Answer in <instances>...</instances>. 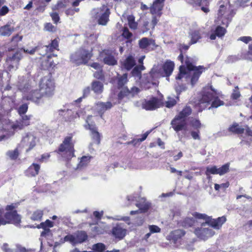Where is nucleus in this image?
<instances>
[{
    "label": "nucleus",
    "mask_w": 252,
    "mask_h": 252,
    "mask_svg": "<svg viewBox=\"0 0 252 252\" xmlns=\"http://www.w3.org/2000/svg\"><path fill=\"white\" fill-rule=\"evenodd\" d=\"M91 116L88 117L86 120L87 125H85L86 129H89L91 132V136L94 143L98 145L100 143V134L93 122L91 121Z\"/></svg>",
    "instance_id": "obj_13"
},
{
    "label": "nucleus",
    "mask_w": 252,
    "mask_h": 252,
    "mask_svg": "<svg viewBox=\"0 0 252 252\" xmlns=\"http://www.w3.org/2000/svg\"><path fill=\"white\" fill-rule=\"evenodd\" d=\"M64 241L65 242H69L73 245L77 244L75 234L67 235L64 237Z\"/></svg>",
    "instance_id": "obj_51"
},
{
    "label": "nucleus",
    "mask_w": 252,
    "mask_h": 252,
    "mask_svg": "<svg viewBox=\"0 0 252 252\" xmlns=\"http://www.w3.org/2000/svg\"><path fill=\"white\" fill-rule=\"evenodd\" d=\"M191 126L195 129H198L201 127V124L200 121L197 119H192L190 121Z\"/></svg>",
    "instance_id": "obj_53"
},
{
    "label": "nucleus",
    "mask_w": 252,
    "mask_h": 252,
    "mask_svg": "<svg viewBox=\"0 0 252 252\" xmlns=\"http://www.w3.org/2000/svg\"><path fill=\"white\" fill-rule=\"evenodd\" d=\"M218 168L216 166L211 167L208 166L206 168L205 174L208 176L209 179L210 178V174H218Z\"/></svg>",
    "instance_id": "obj_45"
},
{
    "label": "nucleus",
    "mask_w": 252,
    "mask_h": 252,
    "mask_svg": "<svg viewBox=\"0 0 252 252\" xmlns=\"http://www.w3.org/2000/svg\"><path fill=\"white\" fill-rule=\"evenodd\" d=\"M138 45L140 49L146 52H149L154 49L156 43L152 39L143 37L138 41Z\"/></svg>",
    "instance_id": "obj_17"
},
{
    "label": "nucleus",
    "mask_w": 252,
    "mask_h": 252,
    "mask_svg": "<svg viewBox=\"0 0 252 252\" xmlns=\"http://www.w3.org/2000/svg\"><path fill=\"white\" fill-rule=\"evenodd\" d=\"M38 141V139L32 133H28L22 138L20 146L26 148V151L28 152L32 149Z\"/></svg>",
    "instance_id": "obj_10"
},
{
    "label": "nucleus",
    "mask_w": 252,
    "mask_h": 252,
    "mask_svg": "<svg viewBox=\"0 0 252 252\" xmlns=\"http://www.w3.org/2000/svg\"><path fill=\"white\" fill-rule=\"evenodd\" d=\"M160 76L158 69L153 68L149 73L144 74L142 77L141 86L145 89H148L150 87L151 85L153 84V81Z\"/></svg>",
    "instance_id": "obj_11"
},
{
    "label": "nucleus",
    "mask_w": 252,
    "mask_h": 252,
    "mask_svg": "<svg viewBox=\"0 0 252 252\" xmlns=\"http://www.w3.org/2000/svg\"><path fill=\"white\" fill-rule=\"evenodd\" d=\"M91 14L92 17L96 20L99 25L105 26L109 21L110 11L107 6L103 5L100 8L93 9Z\"/></svg>",
    "instance_id": "obj_7"
},
{
    "label": "nucleus",
    "mask_w": 252,
    "mask_h": 252,
    "mask_svg": "<svg viewBox=\"0 0 252 252\" xmlns=\"http://www.w3.org/2000/svg\"><path fill=\"white\" fill-rule=\"evenodd\" d=\"M46 97L44 94H42L39 90H34L32 91L30 95L28 96L27 99L30 100L37 104H40L43 102V97Z\"/></svg>",
    "instance_id": "obj_22"
},
{
    "label": "nucleus",
    "mask_w": 252,
    "mask_h": 252,
    "mask_svg": "<svg viewBox=\"0 0 252 252\" xmlns=\"http://www.w3.org/2000/svg\"><path fill=\"white\" fill-rule=\"evenodd\" d=\"M26 249L21 246H17L15 249H5V252H25Z\"/></svg>",
    "instance_id": "obj_58"
},
{
    "label": "nucleus",
    "mask_w": 252,
    "mask_h": 252,
    "mask_svg": "<svg viewBox=\"0 0 252 252\" xmlns=\"http://www.w3.org/2000/svg\"><path fill=\"white\" fill-rule=\"evenodd\" d=\"M185 64L187 67L181 65L179 68V73L176 77V79L185 78L186 81L190 80L192 86H193L197 81L200 75L202 73L204 67L202 66L198 67L192 64L191 59L187 57L185 61Z\"/></svg>",
    "instance_id": "obj_2"
},
{
    "label": "nucleus",
    "mask_w": 252,
    "mask_h": 252,
    "mask_svg": "<svg viewBox=\"0 0 252 252\" xmlns=\"http://www.w3.org/2000/svg\"><path fill=\"white\" fill-rule=\"evenodd\" d=\"M76 240L77 243H81L84 242L88 237L86 233L84 231H78L75 234Z\"/></svg>",
    "instance_id": "obj_39"
},
{
    "label": "nucleus",
    "mask_w": 252,
    "mask_h": 252,
    "mask_svg": "<svg viewBox=\"0 0 252 252\" xmlns=\"http://www.w3.org/2000/svg\"><path fill=\"white\" fill-rule=\"evenodd\" d=\"M139 91V89L135 87H132L130 91H129L127 88H124L119 94L118 98L119 100H121L129 94H131L133 95L137 94Z\"/></svg>",
    "instance_id": "obj_28"
},
{
    "label": "nucleus",
    "mask_w": 252,
    "mask_h": 252,
    "mask_svg": "<svg viewBox=\"0 0 252 252\" xmlns=\"http://www.w3.org/2000/svg\"><path fill=\"white\" fill-rule=\"evenodd\" d=\"M92 158L91 156H83L80 158V160L76 168L75 169H81L84 167L86 166L90 162V160Z\"/></svg>",
    "instance_id": "obj_36"
},
{
    "label": "nucleus",
    "mask_w": 252,
    "mask_h": 252,
    "mask_svg": "<svg viewBox=\"0 0 252 252\" xmlns=\"http://www.w3.org/2000/svg\"><path fill=\"white\" fill-rule=\"evenodd\" d=\"M151 131H148L146 132H145L144 134H143L141 138H139L137 139H134L132 141H131L130 143L133 144L134 145H136L137 143L141 142L145 140L149 134L150 133Z\"/></svg>",
    "instance_id": "obj_55"
},
{
    "label": "nucleus",
    "mask_w": 252,
    "mask_h": 252,
    "mask_svg": "<svg viewBox=\"0 0 252 252\" xmlns=\"http://www.w3.org/2000/svg\"><path fill=\"white\" fill-rule=\"evenodd\" d=\"M59 115L63 116L69 121H72L77 117H80L84 115L82 110H80L79 112H76L75 114H74L71 110L66 108L59 110Z\"/></svg>",
    "instance_id": "obj_19"
},
{
    "label": "nucleus",
    "mask_w": 252,
    "mask_h": 252,
    "mask_svg": "<svg viewBox=\"0 0 252 252\" xmlns=\"http://www.w3.org/2000/svg\"><path fill=\"white\" fill-rule=\"evenodd\" d=\"M126 229L124 227L123 224L119 223L113 228L112 233L115 238L121 240L126 236Z\"/></svg>",
    "instance_id": "obj_20"
},
{
    "label": "nucleus",
    "mask_w": 252,
    "mask_h": 252,
    "mask_svg": "<svg viewBox=\"0 0 252 252\" xmlns=\"http://www.w3.org/2000/svg\"><path fill=\"white\" fill-rule=\"evenodd\" d=\"M136 64V61L132 55H129L124 61L122 62V66L127 70H130Z\"/></svg>",
    "instance_id": "obj_26"
},
{
    "label": "nucleus",
    "mask_w": 252,
    "mask_h": 252,
    "mask_svg": "<svg viewBox=\"0 0 252 252\" xmlns=\"http://www.w3.org/2000/svg\"><path fill=\"white\" fill-rule=\"evenodd\" d=\"M18 86L20 90L22 91H25V90L28 88L27 86V81L23 80L22 83L19 82Z\"/></svg>",
    "instance_id": "obj_63"
},
{
    "label": "nucleus",
    "mask_w": 252,
    "mask_h": 252,
    "mask_svg": "<svg viewBox=\"0 0 252 252\" xmlns=\"http://www.w3.org/2000/svg\"><path fill=\"white\" fill-rule=\"evenodd\" d=\"M139 200H137V197L135 196H127V200L128 201H135L137 202L136 206L139 208L138 210L131 211L130 214L131 215H134L140 212H144L148 210L150 207V204L146 201L145 198H138Z\"/></svg>",
    "instance_id": "obj_12"
},
{
    "label": "nucleus",
    "mask_w": 252,
    "mask_h": 252,
    "mask_svg": "<svg viewBox=\"0 0 252 252\" xmlns=\"http://www.w3.org/2000/svg\"><path fill=\"white\" fill-rule=\"evenodd\" d=\"M45 29L49 32H55L56 28L51 23H46L45 25Z\"/></svg>",
    "instance_id": "obj_62"
},
{
    "label": "nucleus",
    "mask_w": 252,
    "mask_h": 252,
    "mask_svg": "<svg viewBox=\"0 0 252 252\" xmlns=\"http://www.w3.org/2000/svg\"><path fill=\"white\" fill-rule=\"evenodd\" d=\"M184 233L182 230H176L173 231L168 236L170 238L173 239L175 242L178 238H181L184 235Z\"/></svg>",
    "instance_id": "obj_40"
},
{
    "label": "nucleus",
    "mask_w": 252,
    "mask_h": 252,
    "mask_svg": "<svg viewBox=\"0 0 252 252\" xmlns=\"http://www.w3.org/2000/svg\"><path fill=\"white\" fill-rule=\"evenodd\" d=\"M194 233L199 238L204 240L213 236L215 233L212 229L206 228L202 226L200 228H196Z\"/></svg>",
    "instance_id": "obj_16"
},
{
    "label": "nucleus",
    "mask_w": 252,
    "mask_h": 252,
    "mask_svg": "<svg viewBox=\"0 0 252 252\" xmlns=\"http://www.w3.org/2000/svg\"><path fill=\"white\" fill-rule=\"evenodd\" d=\"M54 226V222L49 220H47L44 222L40 224L38 228H42L43 230L41 233V237L47 239L51 238L52 233L50 228Z\"/></svg>",
    "instance_id": "obj_18"
},
{
    "label": "nucleus",
    "mask_w": 252,
    "mask_h": 252,
    "mask_svg": "<svg viewBox=\"0 0 252 252\" xmlns=\"http://www.w3.org/2000/svg\"><path fill=\"white\" fill-rule=\"evenodd\" d=\"M59 152L66 159H69L74 156V144L71 136H67L64 138L59 147Z\"/></svg>",
    "instance_id": "obj_6"
},
{
    "label": "nucleus",
    "mask_w": 252,
    "mask_h": 252,
    "mask_svg": "<svg viewBox=\"0 0 252 252\" xmlns=\"http://www.w3.org/2000/svg\"><path fill=\"white\" fill-rule=\"evenodd\" d=\"M40 91L47 97L52 96L54 92L55 83L50 74L43 77L39 84Z\"/></svg>",
    "instance_id": "obj_5"
},
{
    "label": "nucleus",
    "mask_w": 252,
    "mask_h": 252,
    "mask_svg": "<svg viewBox=\"0 0 252 252\" xmlns=\"http://www.w3.org/2000/svg\"><path fill=\"white\" fill-rule=\"evenodd\" d=\"M145 69L143 65H139L135 66L133 69L131 73L133 76H136L139 78H141V71Z\"/></svg>",
    "instance_id": "obj_42"
},
{
    "label": "nucleus",
    "mask_w": 252,
    "mask_h": 252,
    "mask_svg": "<svg viewBox=\"0 0 252 252\" xmlns=\"http://www.w3.org/2000/svg\"><path fill=\"white\" fill-rule=\"evenodd\" d=\"M191 113V108L186 106L171 121V125L176 132L181 130H187L186 119Z\"/></svg>",
    "instance_id": "obj_3"
},
{
    "label": "nucleus",
    "mask_w": 252,
    "mask_h": 252,
    "mask_svg": "<svg viewBox=\"0 0 252 252\" xmlns=\"http://www.w3.org/2000/svg\"><path fill=\"white\" fill-rule=\"evenodd\" d=\"M107 225L105 223H102L100 224H98L97 226L94 227V231L97 234H103L107 231Z\"/></svg>",
    "instance_id": "obj_41"
},
{
    "label": "nucleus",
    "mask_w": 252,
    "mask_h": 252,
    "mask_svg": "<svg viewBox=\"0 0 252 252\" xmlns=\"http://www.w3.org/2000/svg\"><path fill=\"white\" fill-rule=\"evenodd\" d=\"M28 109V106L27 104H23L21 105L18 109L19 114L21 116L25 115Z\"/></svg>",
    "instance_id": "obj_54"
},
{
    "label": "nucleus",
    "mask_w": 252,
    "mask_h": 252,
    "mask_svg": "<svg viewBox=\"0 0 252 252\" xmlns=\"http://www.w3.org/2000/svg\"><path fill=\"white\" fill-rule=\"evenodd\" d=\"M229 184L228 182L222 183L220 185L215 184V189L216 190H219L220 189V188L225 189L226 188H227L229 187Z\"/></svg>",
    "instance_id": "obj_61"
},
{
    "label": "nucleus",
    "mask_w": 252,
    "mask_h": 252,
    "mask_svg": "<svg viewBox=\"0 0 252 252\" xmlns=\"http://www.w3.org/2000/svg\"><path fill=\"white\" fill-rule=\"evenodd\" d=\"M23 58L22 51H19L12 56L9 57L6 60V64L9 71L16 70L18 68L19 61Z\"/></svg>",
    "instance_id": "obj_14"
},
{
    "label": "nucleus",
    "mask_w": 252,
    "mask_h": 252,
    "mask_svg": "<svg viewBox=\"0 0 252 252\" xmlns=\"http://www.w3.org/2000/svg\"><path fill=\"white\" fill-rule=\"evenodd\" d=\"M229 165L228 163L225 164L221 167L218 168V174L222 175L227 173L229 170Z\"/></svg>",
    "instance_id": "obj_52"
},
{
    "label": "nucleus",
    "mask_w": 252,
    "mask_h": 252,
    "mask_svg": "<svg viewBox=\"0 0 252 252\" xmlns=\"http://www.w3.org/2000/svg\"><path fill=\"white\" fill-rule=\"evenodd\" d=\"M92 89L95 94H100L103 91V84L99 81H94L92 84Z\"/></svg>",
    "instance_id": "obj_33"
},
{
    "label": "nucleus",
    "mask_w": 252,
    "mask_h": 252,
    "mask_svg": "<svg viewBox=\"0 0 252 252\" xmlns=\"http://www.w3.org/2000/svg\"><path fill=\"white\" fill-rule=\"evenodd\" d=\"M211 92H205L202 95L201 100V104H206V105L211 104V106L209 107V109L211 108H217L219 106L224 105V102L220 100L218 96L220 93L217 92L215 90L211 88Z\"/></svg>",
    "instance_id": "obj_4"
},
{
    "label": "nucleus",
    "mask_w": 252,
    "mask_h": 252,
    "mask_svg": "<svg viewBox=\"0 0 252 252\" xmlns=\"http://www.w3.org/2000/svg\"><path fill=\"white\" fill-rule=\"evenodd\" d=\"M149 229L151 233H159L160 231V228L155 225H150Z\"/></svg>",
    "instance_id": "obj_60"
},
{
    "label": "nucleus",
    "mask_w": 252,
    "mask_h": 252,
    "mask_svg": "<svg viewBox=\"0 0 252 252\" xmlns=\"http://www.w3.org/2000/svg\"><path fill=\"white\" fill-rule=\"evenodd\" d=\"M94 251L101 252L105 250V246L102 243H97L93 246Z\"/></svg>",
    "instance_id": "obj_50"
},
{
    "label": "nucleus",
    "mask_w": 252,
    "mask_h": 252,
    "mask_svg": "<svg viewBox=\"0 0 252 252\" xmlns=\"http://www.w3.org/2000/svg\"><path fill=\"white\" fill-rule=\"evenodd\" d=\"M43 216V211L41 210H37L32 214L31 218L33 220H40Z\"/></svg>",
    "instance_id": "obj_48"
},
{
    "label": "nucleus",
    "mask_w": 252,
    "mask_h": 252,
    "mask_svg": "<svg viewBox=\"0 0 252 252\" xmlns=\"http://www.w3.org/2000/svg\"><path fill=\"white\" fill-rule=\"evenodd\" d=\"M58 40L57 39H55L52 41L51 44L43 46L42 49L45 51V53L44 54H46V53L53 52L54 50H58Z\"/></svg>",
    "instance_id": "obj_30"
},
{
    "label": "nucleus",
    "mask_w": 252,
    "mask_h": 252,
    "mask_svg": "<svg viewBox=\"0 0 252 252\" xmlns=\"http://www.w3.org/2000/svg\"><path fill=\"white\" fill-rule=\"evenodd\" d=\"M3 209H0V225L7 224V222L9 221L8 215H4Z\"/></svg>",
    "instance_id": "obj_43"
},
{
    "label": "nucleus",
    "mask_w": 252,
    "mask_h": 252,
    "mask_svg": "<svg viewBox=\"0 0 252 252\" xmlns=\"http://www.w3.org/2000/svg\"><path fill=\"white\" fill-rule=\"evenodd\" d=\"M127 19L129 27L132 29H136L137 27V24L135 22L134 17L133 15H129Z\"/></svg>",
    "instance_id": "obj_49"
},
{
    "label": "nucleus",
    "mask_w": 252,
    "mask_h": 252,
    "mask_svg": "<svg viewBox=\"0 0 252 252\" xmlns=\"http://www.w3.org/2000/svg\"><path fill=\"white\" fill-rule=\"evenodd\" d=\"M225 32L226 30L225 28L220 26H218L214 31V33H212L210 35V38L211 40H215L217 36L218 37H221L224 35Z\"/></svg>",
    "instance_id": "obj_32"
},
{
    "label": "nucleus",
    "mask_w": 252,
    "mask_h": 252,
    "mask_svg": "<svg viewBox=\"0 0 252 252\" xmlns=\"http://www.w3.org/2000/svg\"><path fill=\"white\" fill-rule=\"evenodd\" d=\"M196 4L201 6V9L204 12L208 13L209 11L207 7L209 4V0H196Z\"/></svg>",
    "instance_id": "obj_38"
},
{
    "label": "nucleus",
    "mask_w": 252,
    "mask_h": 252,
    "mask_svg": "<svg viewBox=\"0 0 252 252\" xmlns=\"http://www.w3.org/2000/svg\"><path fill=\"white\" fill-rule=\"evenodd\" d=\"M123 36L126 39H129L132 36V33L127 28H124L122 33Z\"/></svg>",
    "instance_id": "obj_64"
},
{
    "label": "nucleus",
    "mask_w": 252,
    "mask_h": 252,
    "mask_svg": "<svg viewBox=\"0 0 252 252\" xmlns=\"http://www.w3.org/2000/svg\"><path fill=\"white\" fill-rule=\"evenodd\" d=\"M194 222V218H187L184 220V225L185 226H191L193 225Z\"/></svg>",
    "instance_id": "obj_59"
},
{
    "label": "nucleus",
    "mask_w": 252,
    "mask_h": 252,
    "mask_svg": "<svg viewBox=\"0 0 252 252\" xmlns=\"http://www.w3.org/2000/svg\"><path fill=\"white\" fill-rule=\"evenodd\" d=\"M228 130L229 131L237 133L240 134L244 132V128L241 127L237 124H234L232 126H230L228 128Z\"/></svg>",
    "instance_id": "obj_44"
},
{
    "label": "nucleus",
    "mask_w": 252,
    "mask_h": 252,
    "mask_svg": "<svg viewBox=\"0 0 252 252\" xmlns=\"http://www.w3.org/2000/svg\"><path fill=\"white\" fill-rule=\"evenodd\" d=\"M4 215H8L9 221L7 223H13L15 225L19 224L21 222V217L18 215L16 211H10L5 213Z\"/></svg>",
    "instance_id": "obj_27"
},
{
    "label": "nucleus",
    "mask_w": 252,
    "mask_h": 252,
    "mask_svg": "<svg viewBox=\"0 0 252 252\" xmlns=\"http://www.w3.org/2000/svg\"><path fill=\"white\" fill-rule=\"evenodd\" d=\"M176 103V100L172 97H168L167 100L165 101V106L167 108H171Z\"/></svg>",
    "instance_id": "obj_56"
},
{
    "label": "nucleus",
    "mask_w": 252,
    "mask_h": 252,
    "mask_svg": "<svg viewBox=\"0 0 252 252\" xmlns=\"http://www.w3.org/2000/svg\"><path fill=\"white\" fill-rule=\"evenodd\" d=\"M6 156L12 160L17 159L19 156V152L18 148H16L14 150H10L6 152Z\"/></svg>",
    "instance_id": "obj_46"
},
{
    "label": "nucleus",
    "mask_w": 252,
    "mask_h": 252,
    "mask_svg": "<svg viewBox=\"0 0 252 252\" xmlns=\"http://www.w3.org/2000/svg\"><path fill=\"white\" fill-rule=\"evenodd\" d=\"M40 166L36 163H32L26 170V175L29 177H34L38 174Z\"/></svg>",
    "instance_id": "obj_29"
},
{
    "label": "nucleus",
    "mask_w": 252,
    "mask_h": 252,
    "mask_svg": "<svg viewBox=\"0 0 252 252\" xmlns=\"http://www.w3.org/2000/svg\"><path fill=\"white\" fill-rule=\"evenodd\" d=\"M14 31V28L7 24L0 28V35L9 36Z\"/></svg>",
    "instance_id": "obj_31"
},
{
    "label": "nucleus",
    "mask_w": 252,
    "mask_h": 252,
    "mask_svg": "<svg viewBox=\"0 0 252 252\" xmlns=\"http://www.w3.org/2000/svg\"><path fill=\"white\" fill-rule=\"evenodd\" d=\"M49 59L47 58V56L46 57H44V59L43 60L41 63V67L43 69H49L50 66L49 65Z\"/></svg>",
    "instance_id": "obj_57"
},
{
    "label": "nucleus",
    "mask_w": 252,
    "mask_h": 252,
    "mask_svg": "<svg viewBox=\"0 0 252 252\" xmlns=\"http://www.w3.org/2000/svg\"><path fill=\"white\" fill-rule=\"evenodd\" d=\"M141 106L142 108L146 110H154L163 106V102L156 97H152L149 100L143 101Z\"/></svg>",
    "instance_id": "obj_15"
},
{
    "label": "nucleus",
    "mask_w": 252,
    "mask_h": 252,
    "mask_svg": "<svg viewBox=\"0 0 252 252\" xmlns=\"http://www.w3.org/2000/svg\"><path fill=\"white\" fill-rule=\"evenodd\" d=\"M226 220V219L224 216L219 217L217 219H212L210 217L207 224H209L215 229H219Z\"/></svg>",
    "instance_id": "obj_25"
},
{
    "label": "nucleus",
    "mask_w": 252,
    "mask_h": 252,
    "mask_svg": "<svg viewBox=\"0 0 252 252\" xmlns=\"http://www.w3.org/2000/svg\"><path fill=\"white\" fill-rule=\"evenodd\" d=\"M164 0H155L153 5L150 7V12L153 15H157L159 17L161 14V11L163 7Z\"/></svg>",
    "instance_id": "obj_21"
},
{
    "label": "nucleus",
    "mask_w": 252,
    "mask_h": 252,
    "mask_svg": "<svg viewBox=\"0 0 252 252\" xmlns=\"http://www.w3.org/2000/svg\"><path fill=\"white\" fill-rule=\"evenodd\" d=\"M200 30H194L189 33L190 36L191 43H196L201 38Z\"/></svg>",
    "instance_id": "obj_35"
},
{
    "label": "nucleus",
    "mask_w": 252,
    "mask_h": 252,
    "mask_svg": "<svg viewBox=\"0 0 252 252\" xmlns=\"http://www.w3.org/2000/svg\"><path fill=\"white\" fill-rule=\"evenodd\" d=\"M99 58L105 64L114 65L117 63V61L109 51H103L100 53Z\"/></svg>",
    "instance_id": "obj_23"
},
{
    "label": "nucleus",
    "mask_w": 252,
    "mask_h": 252,
    "mask_svg": "<svg viewBox=\"0 0 252 252\" xmlns=\"http://www.w3.org/2000/svg\"><path fill=\"white\" fill-rule=\"evenodd\" d=\"M174 67V63L171 61L166 62L163 65V68L166 77H169L172 73Z\"/></svg>",
    "instance_id": "obj_34"
},
{
    "label": "nucleus",
    "mask_w": 252,
    "mask_h": 252,
    "mask_svg": "<svg viewBox=\"0 0 252 252\" xmlns=\"http://www.w3.org/2000/svg\"><path fill=\"white\" fill-rule=\"evenodd\" d=\"M115 104V103L112 104L110 101H107L106 102L98 101L96 102L94 105V110H95L99 114H100L101 117H102V114L106 111L111 109L113 106V104Z\"/></svg>",
    "instance_id": "obj_24"
},
{
    "label": "nucleus",
    "mask_w": 252,
    "mask_h": 252,
    "mask_svg": "<svg viewBox=\"0 0 252 252\" xmlns=\"http://www.w3.org/2000/svg\"><path fill=\"white\" fill-rule=\"evenodd\" d=\"M234 15L233 10L230 9L229 7L227 8L226 6L221 5L218 11V20L216 22L217 24H221L227 27Z\"/></svg>",
    "instance_id": "obj_9"
},
{
    "label": "nucleus",
    "mask_w": 252,
    "mask_h": 252,
    "mask_svg": "<svg viewBox=\"0 0 252 252\" xmlns=\"http://www.w3.org/2000/svg\"><path fill=\"white\" fill-rule=\"evenodd\" d=\"M92 56V49L87 50L81 49L71 55L70 60L73 63L79 65L88 63Z\"/></svg>",
    "instance_id": "obj_8"
},
{
    "label": "nucleus",
    "mask_w": 252,
    "mask_h": 252,
    "mask_svg": "<svg viewBox=\"0 0 252 252\" xmlns=\"http://www.w3.org/2000/svg\"><path fill=\"white\" fill-rule=\"evenodd\" d=\"M192 216L194 219L205 220V222L202 223V226H205V225L207 224L208 220H209L210 217L205 214H200L197 212H194L192 214Z\"/></svg>",
    "instance_id": "obj_37"
},
{
    "label": "nucleus",
    "mask_w": 252,
    "mask_h": 252,
    "mask_svg": "<svg viewBox=\"0 0 252 252\" xmlns=\"http://www.w3.org/2000/svg\"><path fill=\"white\" fill-rule=\"evenodd\" d=\"M31 115H23L21 119L15 123L8 119L0 120V141L5 140L13 134L11 130H18L24 129L30 125Z\"/></svg>",
    "instance_id": "obj_1"
},
{
    "label": "nucleus",
    "mask_w": 252,
    "mask_h": 252,
    "mask_svg": "<svg viewBox=\"0 0 252 252\" xmlns=\"http://www.w3.org/2000/svg\"><path fill=\"white\" fill-rule=\"evenodd\" d=\"M127 81V75L124 74L122 76L118 77V85L119 88L122 87Z\"/></svg>",
    "instance_id": "obj_47"
}]
</instances>
